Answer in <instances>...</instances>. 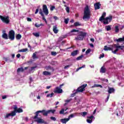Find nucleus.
Returning <instances> with one entry per match:
<instances>
[{
    "instance_id": "obj_28",
    "label": "nucleus",
    "mask_w": 124,
    "mask_h": 124,
    "mask_svg": "<svg viewBox=\"0 0 124 124\" xmlns=\"http://www.w3.org/2000/svg\"><path fill=\"white\" fill-rule=\"evenodd\" d=\"M22 38V35L18 34L16 35V39L17 40H20Z\"/></svg>"
},
{
    "instance_id": "obj_57",
    "label": "nucleus",
    "mask_w": 124,
    "mask_h": 124,
    "mask_svg": "<svg viewBox=\"0 0 124 124\" xmlns=\"http://www.w3.org/2000/svg\"><path fill=\"white\" fill-rule=\"evenodd\" d=\"M38 11H39V10H38V9H36L35 14H37V13H38Z\"/></svg>"
},
{
    "instance_id": "obj_37",
    "label": "nucleus",
    "mask_w": 124,
    "mask_h": 124,
    "mask_svg": "<svg viewBox=\"0 0 124 124\" xmlns=\"http://www.w3.org/2000/svg\"><path fill=\"white\" fill-rule=\"evenodd\" d=\"M84 67H86V65H83L82 66L79 67L77 69L76 71H79L80 69H82V68H84Z\"/></svg>"
},
{
    "instance_id": "obj_47",
    "label": "nucleus",
    "mask_w": 124,
    "mask_h": 124,
    "mask_svg": "<svg viewBox=\"0 0 124 124\" xmlns=\"http://www.w3.org/2000/svg\"><path fill=\"white\" fill-rule=\"evenodd\" d=\"M74 114H70L69 116L68 119H69V120H70V118H74Z\"/></svg>"
},
{
    "instance_id": "obj_50",
    "label": "nucleus",
    "mask_w": 124,
    "mask_h": 124,
    "mask_svg": "<svg viewBox=\"0 0 124 124\" xmlns=\"http://www.w3.org/2000/svg\"><path fill=\"white\" fill-rule=\"evenodd\" d=\"M42 19L43 21H45L46 24H47V20H46V18H45V16L43 17Z\"/></svg>"
},
{
    "instance_id": "obj_14",
    "label": "nucleus",
    "mask_w": 124,
    "mask_h": 124,
    "mask_svg": "<svg viewBox=\"0 0 124 124\" xmlns=\"http://www.w3.org/2000/svg\"><path fill=\"white\" fill-rule=\"evenodd\" d=\"M93 116H88L87 122L88 123V124H92L93 123Z\"/></svg>"
},
{
    "instance_id": "obj_58",
    "label": "nucleus",
    "mask_w": 124,
    "mask_h": 124,
    "mask_svg": "<svg viewBox=\"0 0 124 124\" xmlns=\"http://www.w3.org/2000/svg\"><path fill=\"white\" fill-rule=\"evenodd\" d=\"M112 52L113 53V54H117V51L116 50V49L113 51V50H112Z\"/></svg>"
},
{
    "instance_id": "obj_40",
    "label": "nucleus",
    "mask_w": 124,
    "mask_h": 124,
    "mask_svg": "<svg viewBox=\"0 0 124 124\" xmlns=\"http://www.w3.org/2000/svg\"><path fill=\"white\" fill-rule=\"evenodd\" d=\"M68 22H69V18H65L64 19V23H65V24L67 25V24H68Z\"/></svg>"
},
{
    "instance_id": "obj_8",
    "label": "nucleus",
    "mask_w": 124,
    "mask_h": 124,
    "mask_svg": "<svg viewBox=\"0 0 124 124\" xmlns=\"http://www.w3.org/2000/svg\"><path fill=\"white\" fill-rule=\"evenodd\" d=\"M112 19L113 16H110L103 19V23L104 25H108V24H109V23H110V22H111V21H112Z\"/></svg>"
},
{
    "instance_id": "obj_60",
    "label": "nucleus",
    "mask_w": 124,
    "mask_h": 124,
    "mask_svg": "<svg viewBox=\"0 0 124 124\" xmlns=\"http://www.w3.org/2000/svg\"><path fill=\"white\" fill-rule=\"evenodd\" d=\"M24 120H25V121H26V122H28L29 121V118L25 117Z\"/></svg>"
},
{
    "instance_id": "obj_39",
    "label": "nucleus",
    "mask_w": 124,
    "mask_h": 124,
    "mask_svg": "<svg viewBox=\"0 0 124 124\" xmlns=\"http://www.w3.org/2000/svg\"><path fill=\"white\" fill-rule=\"evenodd\" d=\"M54 95V93H51L50 94H48L47 95H46V97H53Z\"/></svg>"
},
{
    "instance_id": "obj_64",
    "label": "nucleus",
    "mask_w": 124,
    "mask_h": 124,
    "mask_svg": "<svg viewBox=\"0 0 124 124\" xmlns=\"http://www.w3.org/2000/svg\"><path fill=\"white\" fill-rule=\"evenodd\" d=\"M50 88H51V86H46V89H50Z\"/></svg>"
},
{
    "instance_id": "obj_24",
    "label": "nucleus",
    "mask_w": 124,
    "mask_h": 124,
    "mask_svg": "<svg viewBox=\"0 0 124 124\" xmlns=\"http://www.w3.org/2000/svg\"><path fill=\"white\" fill-rule=\"evenodd\" d=\"M5 62H13V60H10V58L9 57L5 58H4Z\"/></svg>"
},
{
    "instance_id": "obj_59",
    "label": "nucleus",
    "mask_w": 124,
    "mask_h": 124,
    "mask_svg": "<svg viewBox=\"0 0 124 124\" xmlns=\"http://www.w3.org/2000/svg\"><path fill=\"white\" fill-rule=\"evenodd\" d=\"M6 97H7L6 95L2 96V99H5V98H6Z\"/></svg>"
},
{
    "instance_id": "obj_42",
    "label": "nucleus",
    "mask_w": 124,
    "mask_h": 124,
    "mask_svg": "<svg viewBox=\"0 0 124 124\" xmlns=\"http://www.w3.org/2000/svg\"><path fill=\"white\" fill-rule=\"evenodd\" d=\"M32 58L33 59H37V57L36 56V52L33 53Z\"/></svg>"
},
{
    "instance_id": "obj_6",
    "label": "nucleus",
    "mask_w": 124,
    "mask_h": 124,
    "mask_svg": "<svg viewBox=\"0 0 124 124\" xmlns=\"http://www.w3.org/2000/svg\"><path fill=\"white\" fill-rule=\"evenodd\" d=\"M64 86V84L63 83L62 84H60L59 87H57L54 90V93H62V87H63Z\"/></svg>"
},
{
    "instance_id": "obj_38",
    "label": "nucleus",
    "mask_w": 124,
    "mask_h": 124,
    "mask_svg": "<svg viewBox=\"0 0 124 124\" xmlns=\"http://www.w3.org/2000/svg\"><path fill=\"white\" fill-rule=\"evenodd\" d=\"M87 114L88 112L84 111L81 113V116H82V117H86V116H87Z\"/></svg>"
},
{
    "instance_id": "obj_33",
    "label": "nucleus",
    "mask_w": 124,
    "mask_h": 124,
    "mask_svg": "<svg viewBox=\"0 0 124 124\" xmlns=\"http://www.w3.org/2000/svg\"><path fill=\"white\" fill-rule=\"evenodd\" d=\"M33 35H34L36 37H39L40 33L39 32L33 33Z\"/></svg>"
},
{
    "instance_id": "obj_45",
    "label": "nucleus",
    "mask_w": 124,
    "mask_h": 124,
    "mask_svg": "<svg viewBox=\"0 0 124 124\" xmlns=\"http://www.w3.org/2000/svg\"><path fill=\"white\" fill-rule=\"evenodd\" d=\"M50 120H51V121H53L54 122H55V121L57 120V119L55 117H50Z\"/></svg>"
},
{
    "instance_id": "obj_29",
    "label": "nucleus",
    "mask_w": 124,
    "mask_h": 124,
    "mask_svg": "<svg viewBox=\"0 0 124 124\" xmlns=\"http://www.w3.org/2000/svg\"><path fill=\"white\" fill-rule=\"evenodd\" d=\"M24 71V68L23 67L18 68L17 70V72L19 73V72H23Z\"/></svg>"
},
{
    "instance_id": "obj_11",
    "label": "nucleus",
    "mask_w": 124,
    "mask_h": 124,
    "mask_svg": "<svg viewBox=\"0 0 124 124\" xmlns=\"http://www.w3.org/2000/svg\"><path fill=\"white\" fill-rule=\"evenodd\" d=\"M37 120H36V122H37V123L38 124H48V123H47V122L44 121V120L39 118H38V116H37V118H36Z\"/></svg>"
},
{
    "instance_id": "obj_30",
    "label": "nucleus",
    "mask_w": 124,
    "mask_h": 124,
    "mask_svg": "<svg viewBox=\"0 0 124 124\" xmlns=\"http://www.w3.org/2000/svg\"><path fill=\"white\" fill-rule=\"evenodd\" d=\"M83 58H84V55H81L78 56V57H77L76 60H77V61H80V60H82V59H83Z\"/></svg>"
},
{
    "instance_id": "obj_1",
    "label": "nucleus",
    "mask_w": 124,
    "mask_h": 124,
    "mask_svg": "<svg viewBox=\"0 0 124 124\" xmlns=\"http://www.w3.org/2000/svg\"><path fill=\"white\" fill-rule=\"evenodd\" d=\"M88 86L87 84H84L82 85L81 86L79 87L77 90L75 91V92L71 94L72 97L75 96V95L78 93H83L84 91L85 90V88Z\"/></svg>"
},
{
    "instance_id": "obj_23",
    "label": "nucleus",
    "mask_w": 124,
    "mask_h": 124,
    "mask_svg": "<svg viewBox=\"0 0 124 124\" xmlns=\"http://www.w3.org/2000/svg\"><path fill=\"white\" fill-rule=\"evenodd\" d=\"M115 92V89L113 88H108V93L109 94L112 93H114Z\"/></svg>"
},
{
    "instance_id": "obj_16",
    "label": "nucleus",
    "mask_w": 124,
    "mask_h": 124,
    "mask_svg": "<svg viewBox=\"0 0 124 124\" xmlns=\"http://www.w3.org/2000/svg\"><path fill=\"white\" fill-rule=\"evenodd\" d=\"M68 121H69V118H64L60 120V122L62 123V124H66Z\"/></svg>"
},
{
    "instance_id": "obj_7",
    "label": "nucleus",
    "mask_w": 124,
    "mask_h": 124,
    "mask_svg": "<svg viewBox=\"0 0 124 124\" xmlns=\"http://www.w3.org/2000/svg\"><path fill=\"white\" fill-rule=\"evenodd\" d=\"M0 19L5 24H9L10 21L9 20V16H0Z\"/></svg>"
},
{
    "instance_id": "obj_43",
    "label": "nucleus",
    "mask_w": 124,
    "mask_h": 124,
    "mask_svg": "<svg viewBox=\"0 0 124 124\" xmlns=\"http://www.w3.org/2000/svg\"><path fill=\"white\" fill-rule=\"evenodd\" d=\"M50 11H53V10H54V9H56V7L54 6H50Z\"/></svg>"
},
{
    "instance_id": "obj_15",
    "label": "nucleus",
    "mask_w": 124,
    "mask_h": 124,
    "mask_svg": "<svg viewBox=\"0 0 124 124\" xmlns=\"http://www.w3.org/2000/svg\"><path fill=\"white\" fill-rule=\"evenodd\" d=\"M106 16V13L104 12L102 15V16L99 18V21H100V22H102V21H103V19L105 18Z\"/></svg>"
},
{
    "instance_id": "obj_4",
    "label": "nucleus",
    "mask_w": 124,
    "mask_h": 124,
    "mask_svg": "<svg viewBox=\"0 0 124 124\" xmlns=\"http://www.w3.org/2000/svg\"><path fill=\"white\" fill-rule=\"evenodd\" d=\"M39 113H42L44 116H46V117H47V116H48V114H49V110L46 111V110L44 109L42 110L37 111L35 113V116H34V117L33 118L34 120H36V119H37V117H38V116L39 115Z\"/></svg>"
},
{
    "instance_id": "obj_12",
    "label": "nucleus",
    "mask_w": 124,
    "mask_h": 124,
    "mask_svg": "<svg viewBox=\"0 0 124 124\" xmlns=\"http://www.w3.org/2000/svg\"><path fill=\"white\" fill-rule=\"evenodd\" d=\"M114 47L116 48V49L115 50L116 52H118L119 51V49H120L121 50H124V46H118L116 44L113 45Z\"/></svg>"
},
{
    "instance_id": "obj_53",
    "label": "nucleus",
    "mask_w": 124,
    "mask_h": 124,
    "mask_svg": "<svg viewBox=\"0 0 124 124\" xmlns=\"http://www.w3.org/2000/svg\"><path fill=\"white\" fill-rule=\"evenodd\" d=\"M46 68L47 69V70H48V69H52V67H51V66H48L47 67H46Z\"/></svg>"
},
{
    "instance_id": "obj_35",
    "label": "nucleus",
    "mask_w": 124,
    "mask_h": 124,
    "mask_svg": "<svg viewBox=\"0 0 124 124\" xmlns=\"http://www.w3.org/2000/svg\"><path fill=\"white\" fill-rule=\"evenodd\" d=\"M74 26L75 27H78L79 26H81V24H80V23H79V22H76L74 23Z\"/></svg>"
},
{
    "instance_id": "obj_55",
    "label": "nucleus",
    "mask_w": 124,
    "mask_h": 124,
    "mask_svg": "<svg viewBox=\"0 0 124 124\" xmlns=\"http://www.w3.org/2000/svg\"><path fill=\"white\" fill-rule=\"evenodd\" d=\"M27 21L28 22H31V18L30 17H27Z\"/></svg>"
},
{
    "instance_id": "obj_48",
    "label": "nucleus",
    "mask_w": 124,
    "mask_h": 124,
    "mask_svg": "<svg viewBox=\"0 0 124 124\" xmlns=\"http://www.w3.org/2000/svg\"><path fill=\"white\" fill-rule=\"evenodd\" d=\"M65 10H66V11H67V13H69V11H70V9H69V8L68 7H66L65 8Z\"/></svg>"
},
{
    "instance_id": "obj_21",
    "label": "nucleus",
    "mask_w": 124,
    "mask_h": 124,
    "mask_svg": "<svg viewBox=\"0 0 124 124\" xmlns=\"http://www.w3.org/2000/svg\"><path fill=\"white\" fill-rule=\"evenodd\" d=\"M100 72H101V73H105L106 72V68L104 67V66H102L101 68Z\"/></svg>"
},
{
    "instance_id": "obj_36",
    "label": "nucleus",
    "mask_w": 124,
    "mask_h": 124,
    "mask_svg": "<svg viewBox=\"0 0 124 124\" xmlns=\"http://www.w3.org/2000/svg\"><path fill=\"white\" fill-rule=\"evenodd\" d=\"M49 114L50 113H52V114H55V112H56V109H49L48 110Z\"/></svg>"
},
{
    "instance_id": "obj_63",
    "label": "nucleus",
    "mask_w": 124,
    "mask_h": 124,
    "mask_svg": "<svg viewBox=\"0 0 124 124\" xmlns=\"http://www.w3.org/2000/svg\"><path fill=\"white\" fill-rule=\"evenodd\" d=\"M100 85H99V84H95V87H96L97 88H98V87H99Z\"/></svg>"
},
{
    "instance_id": "obj_49",
    "label": "nucleus",
    "mask_w": 124,
    "mask_h": 124,
    "mask_svg": "<svg viewBox=\"0 0 124 124\" xmlns=\"http://www.w3.org/2000/svg\"><path fill=\"white\" fill-rule=\"evenodd\" d=\"M36 67H37V66H36L31 67V69L30 70L31 71H32V70H33V69H35V68H36Z\"/></svg>"
},
{
    "instance_id": "obj_10",
    "label": "nucleus",
    "mask_w": 124,
    "mask_h": 124,
    "mask_svg": "<svg viewBox=\"0 0 124 124\" xmlns=\"http://www.w3.org/2000/svg\"><path fill=\"white\" fill-rule=\"evenodd\" d=\"M8 37L10 40H14V39H15V32L14 31L11 30L9 31Z\"/></svg>"
},
{
    "instance_id": "obj_18",
    "label": "nucleus",
    "mask_w": 124,
    "mask_h": 124,
    "mask_svg": "<svg viewBox=\"0 0 124 124\" xmlns=\"http://www.w3.org/2000/svg\"><path fill=\"white\" fill-rule=\"evenodd\" d=\"M104 50L105 51H112L113 50V48L108 46H104Z\"/></svg>"
},
{
    "instance_id": "obj_61",
    "label": "nucleus",
    "mask_w": 124,
    "mask_h": 124,
    "mask_svg": "<svg viewBox=\"0 0 124 124\" xmlns=\"http://www.w3.org/2000/svg\"><path fill=\"white\" fill-rule=\"evenodd\" d=\"M12 59H14L15 58V54H12Z\"/></svg>"
},
{
    "instance_id": "obj_27",
    "label": "nucleus",
    "mask_w": 124,
    "mask_h": 124,
    "mask_svg": "<svg viewBox=\"0 0 124 124\" xmlns=\"http://www.w3.org/2000/svg\"><path fill=\"white\" fill-rule=\"evenodd\" d=\"M28 48H24V49H20V50H18V52H22V53H25V52H28Z\"/></svg>"
},
{
    "instance_id": "obj_25",
    "label": "nucleus",
    "mask_w": 124,
    "mask_h": 124,
    "mask_svg": "<svg viewBox=\"0 0 124 124\" xmlns=\"http://www.w3.org/2000/svg\"><path fill=\"white\" fill-rule=\"evenodd\" d=\"M22 112H23V109L16 107V113H22Z\"/></svg>"
},
{
    "instance_id": "obj_46",
    "label": "nucleus",
    "mask_w": 124,
    "mask_h": 124,
    "mask_svg": "<svg viewBox=\"0 0 124 124\" xmlns=\"http://www.w3.org/2000/svg\"><path fill=\"white\" fill-rule=\"evenodd\" d=\"M78 31H79V30L73 29L71 31V32H78Z\"/></svg>"
},
{
    "instance_id": "obj_54",
    "label": "nucleus",
    "mask_w": 124,
    "mask_h": 124,
    "mask_svg": "<svg viewBox=\"0 0 124 124\" xmlns=\"http://www.w3.org/2000/svg\"><path fill=\"white\" fill-rule=\"evenodd\" d=\"M70 101H71V99H67L65 101V102L68 103V102H70Z\"/></svg>"
},
{
    "instance_id": "obj_9",
    "label": "nucleus",
    "mask_w": 124,
    "mask_h": 124,
    "mask_svg": "<svg viewBox=\"0 0 124 124\" xmlns=\"http://www.w3.org/2000/svg\"><path fill=\"white\" fill-rule=\"evenodd\" d=\"M14 111H12L11 113H8L6 114V116H5V119H7L9 117H14L16 115V106H14Z\"/></svg>"
},
{
    "instance_id": "obj_3",
    "label": "nucleus",
    "mask_w": 124,
    "mask_h": 124,
    "mask_svg": "<svg viewBox=\"0 0 124 124\" xmlns=\"http://www.w3.org/2000/svg\"><path fill=\"white\" fill-rule=\"evenodd\" d=\"M90 18H91V11L90 10L89 6H87L84 9V13L83 19V20H84V19H87V20H89Z\"/></svg>"
},
{
    "instance_id": "obj_22",
    "label": "nucleus",
    "mask_w": 124,
    "mask_h": 124,
    "mask_svg": "<svg viewBox=\"0 0 124 124\" xmlns=\"http://www.w3.org/2000/svg\"><path fill=\"white\" fill-rule=\"evenodd\" d=\"M43 75H45V76H50V75H51V73H50L47 71H45L43 72Z\"/></svg>"
},
{
    "instance_id": "obj_17",
    "label": "nucleus",
    "mask_w": 124,
    "mask_h": 124,
    "mask_svg": "<svg viewBox=\"0 0 124 124\" xmlns=\"http://www.w3.org/2000/svg\"><path fill=\"white\" fill-rule=\"evenodd\" d=\"M78 53H79V50H76L73 51L71 53V55L73 56V57H75V56H77V55H78Z\"/></svg>"
},
{
    "instance_id": "obj_52",
    "label": "nucleus",
    "mask_w": 124,
    "mask_h": 124,
    "mask_svg": "<svg viewBox=\"0 0 124 124\" xmlns=\"http://www.w3.org/2000/svg\"><path fill=\"white\" fill-rule=\"evenodd\" d=\"M102 58H104V53H103L102 54H100L99 59H101Z\"/></svg>"
},
{
    "instance_id": "obj_32",
    "label": "nucleus",
    "mask_w": 124,
    "mask_h": 124,
    "mask_svg": "<svg viewBox=\"0 0 124 124\" xmlns=\"http://www.w3.org/2000/svg\"><path fill=\"white\" fill-rule=\"evenodd\" d=\"M105 28L107 31H111V26L110 25L106 26Z\"/></svg>"
},
{
    "instance_id": "obj_2",
    "label": "nucleus",
    "mask_w": 124,
    "mask_h": 124,
    "mask_svg": "<svg viewBox=\"0 0 124 124\" xmlns=\"http://www.w3.org/2000/svg\"><path fill=\"white\" fill-rule=\"evenodd\" d=\"M43 12L46 16H48V14H49V11L48 10V8L46 5H43V10L42 9L39 10V14L42 16V18L45 16Z\"/></svg>"
},
{
    "instance_id": "obj_26",
    "label": "nucleus",
    "mask_w": 124,
    "mask_h": 124,
    "mask_svg": "<svg viewBox=\"0 0 124 124\" xmlns=\"http://www.w3.org/2000/svg\"><path fill=\"white\" fill-rule=\"evenodd\" d=\"M2 37L4 38V39H8V36L6 33H3L2 35Z\"/></svg>"
},
{
    "instance_id": "obj_34",
    "label": "nucleus",
    "mask_w": 124,
    "mask_h": 124,
    "mask_svg": "<svg viewBox=\"0 0 124 124\" xmlns=\"http://www.w3.org/2000/svg\"><path fill=\"white\" fill-rule=\"evenodd\" d=\"M59 114L60 115H63V114H64V108H62L61 110L60 111Z\"/></svg>"
},
{
    "instance_id": "obj_56",
    "label": "nucleus",
    "mask_w": 124,
    "mask_h": 124,
    "mask_svg": "<svg viewBox=\"0 0 124 124\" xmlns=\"http://www.w3.org/2000/svg\"><path fill=\"white\" fill-rule=\"evenodd\" d=\"M20 57H21V54L18 53L16 55V58H17L18 59H19V58H20Z\"/></svg>"
},
{
    "instance_id": "obj_51",
    "label": "nucleus",
    "mask_w": 124,
    "mask_h": 124,
    "mask_svg": "<svg viewBox=\"0 0 124 124\" xmlns=\"http://www.w3.org/2000/svg\"><path fill=\"white\" fill-rule=\"evenodd\" d=\"M35 27L36 28H40V24H37V23L35 24Z\"/></svg>"
},
{
    "instance_id": "obj_31",
    "label": "nucleus",
    "mask_w": 124,
    "mask_h": 124,
    "mask_svg": "<svg viewBox=\"0 0 124 124\" xmlns=\"http://www.w3.org/2000/svg\"><path fill=\"white\" fill-rule=\"evenodd\" d=\"M115 29L116 33H118L119 31H120V29L119 28V26H116Z\"/></svg>"
},
{
    "instance_id": "obj_19",
    "label": "nucleus",
    "mask_w": 124,
    "mask_h": 124,
    "mask_svg": "<svg viewBox=\"0 0 124 124\" xmlns=\"http://www.w3.org/2000/svg\"><path fill=\"white\" fill-rule=\"evenodd\" d=\"M115 41H116L117 42H124V36H123L122 38H119L118 39H116Z\"/></svg>"
},
{
    "instance_id": "obj_5",
    "label": "nucleus",
    "mask_w": 124,
    "mask_h": 124,
    "mask_svg": "<svg viewBox=\"0 0 124 124\" xmlns=\"http://www.w3.org/2000/svg\"><path fill=\"white\" fill-rule=\"evenodd\" d=\"M87 36V32L80 31L78 33V35L76 38V40H83Z\"/></svg>"
},
{
    "instance_id": "obj_20",
    "label": "nucleus",
    "mask_w": 124,
    "mask_h": 124,
    "mask_svg": "<svg viewBox=\"0 0 124 124\" xmlns=\"http://www.w3.org/2000/svg\"><path fill=\"white\" fill-rule=\"evenodd\" d=\"M53 31L54 33H58V32H59V30H58V27H57V26H53Z\"/></svg>"
},
{
    "instance_id": "obj_62",
    "label": "nucleus",
    "mask_w": 124,
    "mask_h": 124,
    "mask_svg": "<svg viewBox=\"0 0 124 124\" xmlns=\"http://www.w3.org/2000/svg\"><path fill=\"white\" fill-rule=\"evenodd\" d=\"M90 40L92 41V42H94V39L93 38H91Z\"/></svg>"
},
{
    "instance_id": "obj_13",
    "label": "nucleus",
    "mask_w": 124,
    "mask_h": 124,
    "mask_svg": "<svg viewBox=\"0 0 124 124\" xmlns=\"http://www.w3.org/2000/svg\"><path fill=\"white\" fill-rule=\"evenodd\" d=\"M101 4L99 2H96L94 4V7L95 10H97V9H100V6Z\"/></svg>"
},
{
    "instance_id": "obj_44",
    "label": "nucleus",
    "mask_w": 124,
    "mask_h": 124,
    "mask_svg": "<svg viewBox=\"0 0 124 124\" xmlns=\"http://www.w3.org/2000/svg\"><path fill=\"white\" fill-rule=\"evenodd\" d=\"M51 55L52 56H57V52L55 51H52L51 52Z\"/></svg>"
},
{
    "instance_id": "obj_41",
    "label": "nucleus",
    "mask_w": 124,
    "mask_h": 124,
    "mask_svg": "<svg viewBox=\"0 0 124 124\" xmlns=\"http://www.w3.org/2000/svg\"><path fill=\"white\" fill-rule=\"evenodd\" d=\"M91 50L90 48L88 49L85 52L86 54L88 55V54H90V53H91Z\"/></svg>"
}]
</instances>
